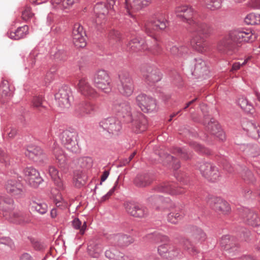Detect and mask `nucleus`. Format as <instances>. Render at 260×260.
Masks as SVG:
<instances>
[{
  "label": "nucleus",
  "instance_id": "nucleus-1",
  "mask_svg": "<svg viewBox=\"0 0 260 260\" xmlns=\"http://www.w3.org/2000/svg\"><path fill=\"white\" fill-rule=\"evenodd\" d=\"M14 201L10 199L9 202L3 200L0 197V210L3 212V216L10 222L16 224L28 223V219H25L24 216L19 212L14 211Z\"/></svg>",
  "mask_w": 260,
  "mask_h": 260
},
{
  "label": "nucleus",
  "instance_id": "nucleus-2",
  "mask_svg": "<svg viewBox=\"0 0 260 260\" xmlns=\"http://www.w3.org/2000/svg\"><path fill=\"white\" fill-rule=\"evenodd\" d=\"M119 83L118 85L119 92L126 97L132 95L135 90V85L129 74L127 72H121L119 75Z\"/></svg>",
  "mask_w": 260,
  "mask_h": 260
},
{
  "label": "nucleus",
  "instance_id": "nucleus-3",
  "mask_svg": "<svg viewBox=\"0 0 260 260\" xmlns=\"http://www.w3.org/2000/svg\"><path fill=\"white\" fill-rule=\"evenodd\" d=\"M78 134L75 131L65 130L60 136L62 144L70 151L73 153H78L80 148L77 142Z\"/></svg>",
  "mask_w": 260,
  "mask_h": 260
},
{
  "label": "nucleus",
  "instance_id": "nucleus-4",
  "mask_svg": "<svg viewBox=\"0 0 260 260\" xmlns=\"http://www.w3.org/2000/svg\"><path fill=\"white\" fill-rule=\"evenodd\" d=\"M157 252L161 258L167 260L178 259L182 256V252L180 248L167 242L158 246Z\"/></svg>",
  "mask_w": 260,
  "mask_h": 260
},
{
  "label": "nucleus",
  "instance_id": "nucleus-5",
  "mask_svg": "<svg viewBox=\"0 0 260 260\" xmlns=\"http://www.w3.org/2000/svg\"><path fill=\"white\" fill-rule=\"evenodd\" d=\"M93 83L99 89L105 93L111 91V80L108 73L104 70L96 72L94 76Z\"/></svg>",
  "mask_w": 260,
  "mask_h": 260
},
{
  "label": "nucleus",
  "instance_id": "nucleus-6",
  "mask_svg": "<svg viewBox=\"0 0 260 260\" xmlns=\"http://www.w3.org/2000/svg\"><path fill=\"white\" fill-rule=\"evenodd\" d=\"M230 38L237 44L251 43L255 40L257 35L251 30L234 29L229 32Z\"/></svg>",
  "mask_w": 260,
  "mask_h": 260
},
{
  "label": "nucleus",
  "instance_id": "nucleus-7",
  "mask_svg": "<svg viewBox=\"0 0 260 260\" xmlns=\"http://www.w3.org/2000/svg\"><path fill=\"white\" fill-rule=\"evenodd\" d=\"M199 170L203 177L211 182H215L220 177L218 168L213 164L201 162L198 164Z\"/></svg>",
  "mask_w": 260,
  "mask_h": 260
},
{
  "label": "nucleus",
  "instance_id": "nucleus-8",
  "mask_svg": "<svg viewBox=\"0 0 260 260\" xmlns=\"http://www.w3.org/2000/svg\"><path fill=\"white\" fill-rule=\"evenodd\" d=\"M99 126L103 132L109 135H118L121 129V123L115 117H109L103 119L99 122Z\"/></svg>",
  "mask_w": 260,
  "mask_h": 260
},
{
  "label": "nucleus",
  "instance_id": "nucleus-9",
  "mask_svg": "<svg viewBox=\"0 0 260 260\" xmlns=\"http://www.w3.org/2000/svg\"><path fill=\"white\" fill-rule=\"evenodd\" d=\"M136 100L137 105L145 113L154 112L157 110L156 100L151 96L141 93L136 96Z\"/></svg>",
  "mask_w": 260,
  "mask_h": 260
},
{
  "label": "nucleus",
  "instance_id": "nucleus-10",
  "mask_svg": "<svg viewBox=\"0 0 260 260\" xmlns=\"http://www.w3.org/2000/svg\"><path fill=\"white\" fill-rule=\"evenodd\" d=\"M174 13L177 19L180 21L188 23L191 25L194 20L192 19L196 12L189 5H181L176 6Z\"/></svg>",
  "mask_w": 260,
  "mask_h": 260
},
{
  "label": "nucleus",
  "instance_id": "nucleus-11",
  "mask_svg": "<svg viewBox=\"0 0 260 260\" xmlns=\"http://www.w3.org/2000/svg\"><path fill=\"white\" fill-rule=\"evenodd\" d=\"M24 180L33 188H37L43 182L39 172L32 167H26L23 171Z\"/></svg>",
  "mask_w": 260,
  "mask_h": 260
},
{
  "label": "nucleus",
  "instance_id": "nucleus-12",
  "mask_svg": "<svg viewBox=\"0 0 260 260\" xmlns=\"http://www.w3.org/2000/svg\"><path fill=\"white\" fill-rule=\"evenodd\" d=\"M219 243L222 250L232 254L238 252L240 247L237 238L229 235L222 236L219 240Z\"/></svg>",
  "mask_w": 260,
  "mask_h": 260
},
{
  "label": "nucleus",
  "instance_id": "nucleus-13",
  "mask_svg": "<svg viewBox=\"0 0 260 260\" xmlns=\"http://www.w3.org/2000/svg\"><path fill=\"white\" fill-rule=\"evenodd\" d=\"M141 74L146 83L152 85L161 79L160 71L154 66H145L141 69Z\"/></svg>",
  "mask_w": 260,
  "mask_h": 260
},
{
  "label": "nucleus",
  "instance_id": "nucleus-14",
  "mask_svg": "<svg viewBox=\"0 0 260 260\" xmlns=\"http://www.w3.org/2000/svg\"><path fill=\"white\" fill-rule=\"evenodd\" d=\"M7 192L16 198H21L25 194L24 186L20 181L15 179L8 180L5 185Z\"/></svg>",
  "mask_w": 260,
  "mask_h": 260
},
{
  "label": "nucleus",
  "instance_id": "nucleus-15",
  "mask_svg": "<svg viewBox=\"0 0 260 260\" xmlns=\"http://www.w3.org/2000/svg\"><path fill=\"white\" fill-rule=\"evenodd\" d=\"M111 110L113 113L119 116L131 118V107L127 101L120 99L115 100L112 102Z\"/></svg>",
  "mask_w": 260,
  "mask_h": 260
},
{
  "label": "nucleus",
  "instance_id": "nucleus-16",
  "mask_svg": "<svg viewBox=\"0 0 260 260\" xmlns=\"http://www.w3.org/2000/svg\"><path fill=\"white\" fill-rule=\"evenodd\" d=\"M96 109V105L89 101H82L75 108L74 114L78 117H84L93 113Z\"/></svg>",
  "mask_w": 260,
  "mask_h": 260
},
{
  "label": "nucleus",
  "instance_id": "nucleus-17",
  "mask_svg": "<svg viewBox=\"0 0 260 260\" xmlns=\"http://www.w3.org/2000/svg\"><path fill=\"white\" fill-rule=\"evenodd\" d=\"M77 87L78 91L85 96L90 99H96L99 96L98 92L92 87L86 78L79 80Z\"/></svg>",
  "mask_w": 260,
  "mask_h": 260
},
{
  "label": "nucleus",
  "instance_id": "nucleus-18",
  "mask_svg": "<svg viewBox=\"0 0 260 260\" xmlns=\"http://www.w3.org/2000/svg\"><path fill=\"white\" fill-rule=\"evenodd\" d=\"M124 207L126 212L135 217H145L148 213L146 207L136 203L127 202L125 203Z\"/></svg>",
  "mask_w": 260,
  "mask_h": 260
},
{
  "label": "nucleus",
  "instance_id": "nucleus-19",
  "mask_svg": "<svg viewBox=\"0 0 260 260\" xmlns=\"http://www.w3.org/2000/svg\"><path fill=\"white\" fill-rule=\"evenodd\" d=\"M208 204L210 207L219 214H228L231 210L229 204L223 199L213 197L210 199Z\"/></svg>",
  "mask_w": 260,
  "mask_h": 260
},
{
  "label": "nucleus",
  "instance_id": "nucleus-20",
  "mask_svg": "<svg viewBox=\"0 0 260 260\" xmlns=\"http://www.w3.org/2000/svg\"><path fill=\"white\" fill-rule=\"evenodd\" d=\"M85 35L83 27L80 24L76 23L74 25L72 31L73 42L77 48H83L86 46Z\"/></svg>",
  "mask_w": 260,
  "mask_h": 260
},
{
  "label": "nucleus",
  "instance_id": "nucleus-21",
  "mask_svg": "<svg viewBox=\"0 0 260 260\" xmlns=\"http://www.w3.org/2000/svg\"><path fill=\"white\" fill-rule=\"evenodd\" d=\"M151 2L152 0H133L131 2L125 0V8L128 15L133 17V13L140 11L148 6Z\"/></svg>",
  "mask_w": 260,
  "mask_h": 260
},
{
  "label": "nucleus",
  "instance_id": "nucleus-22",
  "mask_svg": "<svg viewBox=\"0 0 260 260\" xmlns=\"http://www.w3.org/2000/svg\"><path fill=\"white\" fill-rule=\"evenodd\" d=\"M71 91L68 87H62L60 88L58 92L55 95V100L58 105L62 109L68 108L70 106V94Z\"/></svg>",
  "mask_w": 260,
  "mask_h": 260
},
{
  "label": "nucleus",
  "instance_id": "nucleus-23",
  "mask_svg": "<svg viewBox=\"0 0 260 260\" xmlns=\"http://www.w3.org/2000/svg\"><path fill=\"white\" fill-rule=\"evenodd\" d=\"M155 189L158 192H166L171 195H177L185 192V190L177 187L173 183L164 182L158 185Z\"/></svg>",
  "mask_w": 260,
  "mask_h": 260
},
{
  "label": "nucleus",
  "instance_id": "nucleus-24",
  "mask_svg": "<svg viewBox=\"0 0 260 260\" xmlns=\"http://www.w3.org/2000/svg\"><path fill=\"white\" fill-rule=\"evenodd\" d=\"M188 233L190 239L195 244H202L207 238V234L204 230L195 225L189 228Z\"/></svg>",
  "mask_w": 260,
  "mask_h": 260
},
{
  "label": "nucleus",
  "instance_id": "nucleus-25",
  "mask_svg": "<svg viewBox=\"0 0 260 260\" xmlns=\"http://www.w3.org/2000/svg\"><path fill=\"white\" fill-rule=\"evenodd\" d=\"M240 216L244 221L252 226L260 225V216L249 209H244L240 212Z\"/></svg>",
  "mask_w": 260,
  "mask_h": 260
},
{
  "label": "nucleus",
  "instance_id": "nucleus-26",
  "mask_svg": "<svg viewBox=\"0 0 260 260\" xmlns=\"http://www.w3.org/2000/svg\"><path fill=\"white\" fill-rule=\"evenodd\" d=\"M109 240L111 244L120 247L128 246L134 242V239L132 237L123 234L111 235Z\"/></svg>",
  "mask_w": 260,
  "mask_h": 260
},
{
  "label": "nucleus",
  "instance_id": "nucleus-27",
  "mask_svg": "<svg viewBox=\"0 0 260 260\" xmlns=\"http://www.w3.org/2000/svg\"><path fill=\"white\" fill-rule=\"evenodd\" d=\"M25 154L30 159L37 162H43L46 158L45 154L43 153L42 149L38 146H28Z\"/></svg>",
  "mask_w": 260,
  "mask_h": 260
},
{
  "label": "nucleus",
  "instance_id": "nucleus-28",
  "mask_svg": "<svg viewBox=\"0 0 260 260\" xmlns=\"http://www.w3.org/2000/svg\"><path fill=\"white\" fill-rule=\"evenodd\" d=\"M109 12V7L105 3L101 2L96 4L94 7V12L96 16V23L98 24L104 23Z\"/></svg>",
  "mask_w": 260,
  "mask_h": 260
},
{
  "label": "nucleus",
  "instance_id": "nucleus-29",
  "mask_svg": "<svg viewBox=\"0 0 260 260\" xmlns=\"http://www.w3.org/2000/svg\"><path fill=\"white\" fill-rule=\"evenodd\" d=\"M190 25L192 27V32L198 35H202L206 37L213 33L212 27L205 23L194 20Z\"/></svg>",
  "mask_w": 260,
  "mask_h": 260
},
{
  "label": "nucleus",
  "instance_id": "nucleus-30",
  "mask_svg": "<svg viewBox=\"0 0 260 260\" xmlns=\"http://www.w3.org/2000/svg\"><path fill=\"white\" fill-rule=\"evenodd\" d=\"M191 44L194 49L200 52H204L208 49V46L205 39L203 37L196 34L192 37Z\"/></svg>",
  "mask_w": 260,
  "mask_h": 260
},
{
  "label": "nucleus",
  "instance_id": "nucleus-31",
  "mask_svg": "<svg viewBox=\"0 0 260 260\" xmlns=\"http://www.w3.org/2000/svg\"><path fill=\"white\" fill-rule=\"evenodd\" d=\"M155 203L158 205L156 209L158 210L164 211L171 210L176 208V205L169 198L164 199L162 197H154Z\"/></svg>",
  "mask_w": 260,
  "mask_h": 260
},
{
  "label": "nucleus",
  "instance_id": "nucleus-32",
  "mask_svg": "<svg viewBox=\"0 0 260 260\" xmlns=\"http://www.w3.org/2000/svg\"><path fill=\"white\" fill-rule=\"evenodd\" d=\"M182 247L184 251L191 255H195L199 253L198 244H195L193 241L187 238H184L181 242Z\"/></svg>",
  "mask_w": 260,
  "mask_h": 260
},
{
  "label": "nucleus",
  "instance_id": "nucleus-33",
  "mask_svg": "<svg viewBox=\"0 0 260 260\" xmlns=\"http://www.w3.org/2000/svg\"><path fill=\"white\" fill-rule=\"evenodd\" d=\"M105 256L110 260H128V258L124 253L118 251L115 247H111L106 250Z\"/></svg>",
  "mask_w": 260,
  "mask_h": 260
},
{
  "label": "nucleus",
  "instance_id": "nucleus-34",
  "mask_svg": "<svg viewBox=\"0 0 260 260\" xmlns=\"http://www.w3.org/2000/svg\"><path fill=\"white\" fill-rule=\"evenodd\" d=\"M207 129L211 134L216 136L221 141L225 140V135L219 124L211 121L207 125Z\"/></svg>",
  "mask_w": 260,
  "mask_h": 260
},
{
  "label": "nucleus",
  "instance_id": "nucleus-35",
  "mask_svg": "<svg viewBox=\"0 0 260 260\" xmlns=\"http://www.w3.org/2000/svg\"><path fill=\"white\" fill-rule=\"evenodd\" d=\"M13 95V91L10 89L8 81L3 80L0 85V99L5 102L10 99Z\"/></svg>",
  "mask_w": 260,
  "mask_h": 260
},
{
  "label": "nucleus",
  "instance_id": "nucleus-36",
  "mask_svg": "<svg viewBox=\"0 0 260 260\" xmlns=\"http://www.w3.org/2000/svg\"><path fill=\"white\" fill-rule=\"evenodd\" d=\"M233 41L230 38V34L220 40L217 44L218 50L222 52L225 53L228 51L232 50L233 47Z\"/></svg>",
  "mask_w": 260,
  "mask_h": 260
},
{
  "label": "nucleus",
  "instance_id": "nucleus-37",
  "mask_svg": "<svg viewBox=\"0 0 260 260\" xmlns=\"http://www.w3.org/2000/svg\"><path fill=\"white\" fill-rule=\"evenodd\" d=\"M28 26L25 25L19 27L14 31H10L8 33L10 38L14 40H20L24 38L28 34Z\"/></svg>",
  "mask_w": 260,
  "mask_h": 260
},
{
  "label": "nucleus",
  "instance_id": "nucleus-38",
  "mask_svg": "<svg viewBox=\"0 0 260 260\" xmlns=\"http://www.w3.org/2000/svg\"><path fill=\"white\" fill-rule=\"evenodd\" d=\"M194 61L192 74L197 77L203 76L207 70L205 61L201 58H195Z\"/></svg>",
  "mask_w": 260,
  "mask_h": 260
},
{
  "label": "nucleus",
  "instance_id": "nucleus-39",
  "mask_svg": "<svg viewBox=\"0 0 260 260\" xmlns=\"http://www.w3.org/2000/svg\"><path fill=\"white\" fill-rule=\"evenodd\" d=\"M151 43L149 41H148L146 44L147 49L148 50L149 52L152 54L158 56L162 53L163 50L162 47L158 44V41L155 38L152 39Z\"/></svg>",
  "mask_w": 260,
  "mask_h": 260
},
{
  "label": "nucleus",
  "instance_id": "nucleus-40",
  "mask_svg": "<svg viewBox=\"0 0 260 260\" xmlns=\"http://www.w3.org/2000/svg\"><path fill=\"white\" fill-rule=\"evenodd\" d=\"M152 179L149 175H138L134 180V184L139 187H145L149 185L152 183Z\"/></svg>",
  "mask_w": 260,
  "mask_h": 260
},
{
  "label": "nucleus",
  "instance_id": "nucleus-41",
  "mask_svg": "<svg viewBox=\"0 0 260 260\" xmlns=\"http://www.w3.org/2000/svg\"><path fill=\"white\" fill-rule=\"evenodd\" d=\"M104 250V246L101 243H92L88 246L89 255L93 258H99Z\"/></svg>",
  "mask_w": 260,
  "mask_h": 260
},
{
  "label": "nucleus",
  "instance_id": "nucleus-42",
  "mask_svg": "<svg viewBox=\"0 0 260 260\" xmlns=\"http://www.w3.org/2000/svg\"><path fill=\"white\" fill-rule=\"evenodd\" d=\"M146 238L149 240L150 242L154 243L169 242L170 241V239L167 236L162 235L157 232L149 234L146 235Z\"/></svg>",
  "mask_w": 260,
  "mask_h": 260
},
{
  "label": "nucleus",
  "instance_id": "nucleus-43",
  "mask_svg": "<svg viewBox=\"0 0 260 260\" xmlns=\"http://www.w3.org/2000/svg\"><path fill=\"white\" fill-rule=\"evenodd\" d=\"M48 172L58 187L60 189H63L64 188L63 183L59 178V172L57 169L53 166H50L49 167Z\"/></svg>",
  "mask_w": 260,
  "mask_h": 260
},
{
  "label": "nucleus",
  "instance_id": "nucleus-44",
  "mask_svg": "<svg viewBox=\"0 0 260 260\" xmlns=\"http://www.w3.org/2000/svg\"><path fill=\"white\" fill-rule=\"evenodd\" d=\"M128 45L131 50L133 52L145 50L147 49L144 41L142 40H139L138 38L132 40L129 42Z\"/></svg>",
  "mask_w": 260,
  "mask_h": 260
},
{
  "label": "nucleus",
  "instance_id": "nucleus-45",
  "mask_svg": "<svg viewBox=\"0 0 260 260\" xmlns=\"http://www.w3.org/2000/svg\"><path fill=\"white\" fill-rule=\"evenodd\" d=\"M30 208L32 212H36L40 214H44L48 211V206L44 202L38 203L33 201L30 203Z\"/></svg>",
  "mask_w": 260,
  "mask_h": 260
},
{
  "label": "nucleus",
  "instance_id": "nucleus-46",
  "mask_svg": "<svg viewBox=\"0 0 260 260\" xmlns=\"http://www.w3.org/2000/svg\"><path fill=\"white\" fill-rule=\"evenodd\" d=\"M184 216L183 211L181 209L176 210L175 212H171L167 216L168 221L173 224H177L182 220Z\"/></svg>",
  "mask_w": 260,
  "mask_h": 260
},
{
  "label": "nucleus",
  "instance_id": "nucleus-47",
  "mask_svg": "<svg viewBox=\"0 0 260 260\" xmlns=\"http://www.w3.org/2000/svg\"><path fill=\"white\" fill-rule=\"evenodd\" d=\"M132 122L136 126V132L137 133H141L147 128V120L145 116L142 114H140L137 120H134Z\"/></svg>",
  "mask_w": 260,
  "mask_h": 260
},
{
  "label": "nucleus",
  "instance_id": "nucleus-48",
  "mask_svg": "<svg viewBox=\"0 0 260 260\" xmlns=\"http://www.w3.org/2000/svg\"><path fill=\"white\" fill-rule=\"evenodd\" d=\"M44 98L40 95L34 96L31 101L32 107L40 111L46 110V107L44 105Z\"/></svg>",
  "mask_w": 260,
  "mask_h": 260
},
{
  "label": "nucleus",
  "instance_id": "nucleus-49",
  "mask_svg": "<svg viewBox=\"0 0 260 260\" xmlns=\"http://www.w3.org/2000/svg\"><path fill=\"white\" fill-rule=\"evenodd\" d=\"M168 22L165 18H158L153 21L150 26L156 30H164L168 26Z\"/></svg>",
  "mask_w": 260,
  "mask_h": 260
},
{
  "label": "nucleus",
  "instance_id": "nucleus-50",
  "mask_svg": "<svg viewBox=\"0 0 260 260\" xmlns=\"http://www.w3.org/2000/svg\"><path fill=\"white\" fill-rule=\"evenodd\" d=\"M238 104L246 112H250L253 110V105L248 101L247 99L244 97L239 98L238 100Z\"/></svg>",
  "mask_w": 260,
  "mask_h": 260
},
{
  "label": "nucleus",
  "instance_id": "nucleus-51",
  "mask_svg": "<svg viewBox=\"0 0 260 260\" xmlns=\"http://www.w3.org/2000/svg\"><path fill=\"white\" fill-rule=\"evenodd\" d=\"M86 177L83 175L81 172H77L73 178V183L75 186L78 188H81L86 183Z\"/></svg>",
  "mask_w": 260,
  "mask_h": 260
},
{
  "label": "nucleus",
  "instance_id": "nucleus-52",
  "mask_svg": "<svg viewBox=\"0 0 260 260\" xmlns=\"http://www.w3.org/2000/svg\"><path fill=\"white\" fill-rule=\"evenodd\" d=\"M244 21L247 24L258 25L260 24V14L250 13L245 17Z\"/></svg>",
  "mask_w": 260,
  "mask_h": 260
},
{
  "label": "nucleus",
  "instance_id": "nucleus-53",
  "mask_svg": "<svg viewBox=\"0 0 260 260\" xmlns=\"http://www.w3.org/2000/svg\"><path fill=\"white\" fill-rule=\"evenodd\" d=\"M72 224L75 229L79 230V233L81 235H83L84 234L87 229L86 221H84L83 223L82 224V222L79 219L76 218L72 221Z\"/></svg>",
  "mask_w": 260,
  "mask_h": 260
},
{
  "label": "nucleus",
  "instance_id": "nucleus-54",
  "mask_svg": "<svg viewBox=\"0 0 260 260\" xmlns=\"http://www.w3.org/2000/svg\"><path fill=\"white\" fill-rule=\"evenodd\" d=\"M222 0H205V4L207 8L214 11L221 7Z\"/></svg>",
  "mask_w": 260,
  "mask_h": 260
},
{
  "label": "nucleus",
  "instance_id": "nucleus-55",
  "mask_svg": "<svg viewBox=\"0 0 260 260\" xmlns=\"http://www.w3.org/2000/svg\"><path fill=\"white\" fill-rule=\"evenodd\" d=\"M35 14L31 12V9L29 6H25L24 9L22 11V19L27 22L34 17Z\"/></svg>",
  "mask_w": 260,
  "mask_h": 260
},
{
  "label": "nucleus",
  "instance_id": "nucleus-56",
  "mask_svg": "<svg viewBox=\"0 0 260 260\" xmlns=\"http://www.w3.org/2000/svg\"><path fill=\"white\" fill-rule=\"evenodd\" d=\"M191 146L194 150L198 153L206 155H210L211 154V152L210 149L202 146L199 144L193 143L191 144Z\"/></svg>",
  "mask_w": 260,
  "mask_h": 260
},
{
  "label": "nucleus",
  "instance_id": "nucleus-57",
  "mask_svg": "<svg viewBox=\"0 0 260 260\" xmlns=\"http://www.w3.org/2000/svg\"><path fill=\"white\" fill-rule=\"evenodd\" d=\"M242 176L245 181L248 183H253L255 181L253 174L250 170H246L244 171L242 173Z\"/></svg>",
  "mask_w": 260,
  "mask_h": 260
},
{
  "label": "nucleus",
  "instance_id": "nucleus-58",
  "mask_svg": "<svg viewBox=\"0 0 260 260\" xmlns=\"http://www.w3.org/2000/svg\"><path fill=\"white\" fill-rule=\"evenodd\" d=\"M247 135L252 138L258 139L260 137V127L257 126L256 124H254L253 128L250 129Z\"/></svg>",
  "mask_w": 260,
  "mask_h": 260
},
{
  "label": "nucleus",
  "instance_id": "nucleus-59",
  "mask_svg": "<svg viewBox=\"0 0 260 260\" xmlns=\"http://www.w3.org/2000/svg\"><path fill=\"white\" fill-rule=\"evenodd\" d=\"M176 150L180 157L185 160L189 159L192 156V155L190 153H188L186 150H183L181 148H177Z\"/></svg>",
  "mask_w": 260,
  "mask_h": 260
},
{
  "label": "nucleus",
  "instance_id": "nucleus-60",
  "mask_svg": "<svg viewBox=\"0 0 260 260\" xmlns=\"http://www.w3.org/2000/svg\"><path fill=\"white\" fill-rule=\"evenodd\" d=\"M0 244L9 246L11 249L15 247L13 241L9 237H3L0 238Z\"/></svg>",
  "mask_w": 260,
  "mask_h": 260
},
{
  "label": "nucleus",
  "instance_id": "nucleus-61",
  "mask_svg": "<svg viewBox=\"0 0 260 260\" xmlns=\"http://www.w3.org/2000/svg\"><path fill=\"white\" fill-rule=\"evenodd\" d=\"M108 37L110 40H113L117 42L120 40L121 35L118 31L113 30L110 31Z\"/></svg>",
  "mask_w": 260,
  "mask_h": 260
},
{
  "label": "nucleus",
  "instance_id": "nucleus-62",
  "mask_svg": "<svg viewBox=\"0 0 260 260\" xmlns=\"http://www.w3.org/2000/svg\"><path fill=\"white\" fill-rule=\"evenodd\" d=\"M167 161H171V165L174 170L179 169L180 167V165L177 159L173 156L170 155H168L166 157Z\"/></svg>",
  "mask_w": 260,
  "mask_h": 260
},
{
  "label": "nucleus",
  "instance_id": "nucleus-63",
  "mask_svg": "<svg viewBox=\"0 0 260 260\" xmlns=\"http://www.w3.org/2000/svg\"><path fill=\"white\" fill-rule=\"evenodd\" d=\"M254 125V124L251 122V121L246 120L243 121L242 124V128L244 131H245L247 134H248L251 129L253 128V126Z\"/></svg>",
  "mask_w": 260,
  "mask_h": 260
},
{
  "label": "nucleus",
  "instance_id": "nucleus-64",
  "mask_svg": "<svg viewBox=\"0 0 260 260\" xmlns=\"http://www.w3.org/2000/svg\"><path fill=\"white\" fill-rule=\"evenodd\" d=\"M37 56V55L36 54H35L34 53H31L29 54L27 58V62L28 67L30 68L34 67L36 62Z\"/></svg>",
  "mask_w": 260,
  "mask_h": 260
}]
</instances>
